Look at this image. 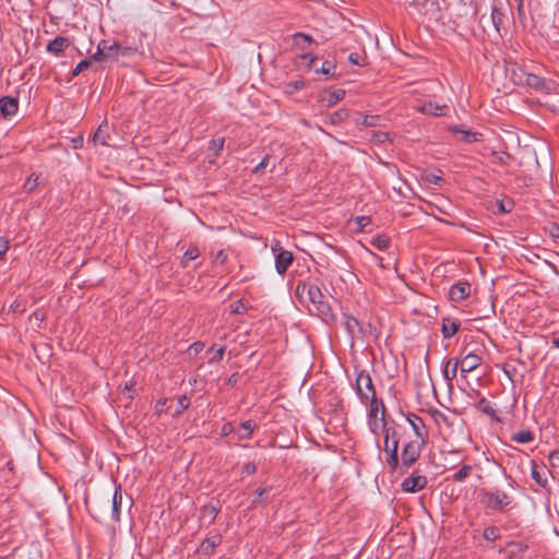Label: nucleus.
<instances>
[{"label": "nucleus", "mask_w": 559, "mask_h": 559, "mask_svg": "<svg viewBox=\"0 0 559 559\" xmlns=\"http://www.w3.org/2000/svg\"><path fill=\"white\" fill-rule=\"evenodd\" d=\"M407 420L413 427V430L416 437L419 439V442L425 443L427 431L425 430V425L421 418L416 415H412V417H407Z\"/></svg>", "instance_id": "16"}, {"label": "nucleus", "mask_w": 559, "mask_h": 559, "mask_svg": "<svg viewBox=\"0 0 559 559\" xmlns=\"http://www.w3.org/2000/svg\"><path fill=\"white\" fill-rule=\"evenodd\" d=\"M369 427L374 435H378L379 430H383L380 418H369Z\"/></svg>", "instance_id": "41"}, {"label": "nucleus", "mask_w": 559, "mask_h": 559, "mask_svg": "<svg viewBox=\"0 0 559 559\" xmlns=\"http://www.w3.org/2000/svg\"><path fill=\"white\" fill-rule=\"evenodd\" d=\"M293 253L288 250H280L278 253L275 254V269L276 272L283 275L289 265L293 263Z\"/></svg>", "instance_id": "10"}, {"label": "nucleus", "mask_w": 559, "mask_h": 559, "mask_svg": "<svg viewBox=\"0 0 559 559\" xmlns=\"http://www.w3.org/2000/svg\"><path fill=\"white\" fill-rule=\"evenodd\" d=\"M459 328H460L459 323H456L454 321H450V320H444L442 323L443 337L444 338L452 337L459 331Z\"/></svg>", "instance_id": "24"}, {"label": "nucleus", "mask_w": 559, "mask_h": 559, "mask_svg": "<svg viewBox=\"0 0 559 559\" xmlns=\"http://www.w3.org/2000/svg\"><path fill=\"white\" fill-rule=\"evenodd\" d=\"M343 318L344 325L352 337L362 334V326L356 318L348 314H344Z\"/></svg>", "instance_id": "18"}, {"label": "nucleus", "mask_w": 559, "mask_h": 559, "mask_svg": "<svg viewBox=\"0 0 559 559\" xmlns=\"http://www.w3.org/2000/svg\"><path fill=\"white\" fill-rule=\"evenodd\" d=\"M471 472H472V466L471 465H463L457 472L454 473L453 479L455 481H462L466 477L469 476Z\"/></svg>", "instance_id": "32"}, {"label": "nucleus", "mask_w": 559, "mask_h": 559, "mask_svg": "<svg viewBox=\"0 0 559 559\" xmlns=\"http://www.w3.org/2000/svg\"><path fill=\"white\" fill-rule=\"evenodd\" d=\"M428 180H429L430 182L438 183V182H439V180H441V178H440L439 176H436V175H430V176L428 177Z\"/></svg>", "instance_id": "61"}, {"label": "nucleus", "mask_w": 559, "mask_h": 559, "mask_svg": "<svg viewBox=\"0 0 559 559\" xmlns=\"http://www.w3.org/2000/svg\"><path fill=\"white\" fill-rule=\"evenodd\" d=\"M552 344L555 347L559 348V337L552 340Z\"/></svg>", "instance_id": "64"}, {"label": "nucleus", "mask_w": 559, "mask_h": 559, "mask_svg": "<svg viewBox=\"0 0 559 559\" xmlns=\"http://www.w3.org/2000/svg\"><path fill=\"white\" fill-rule=\"evenodd\" d=\"M499 537L497 527L488 526L484 531V538L487 540H496Z\"/></svg>", "instance_id": "37"}, {"label": "nucleus", "mask_w": 559, "mask_h": 559, "mask_svg": "<svg viewBox=\"0 0 559 559\" xmlns=\"http://www.w3.org/2000/svg\"><path fill=\"white\" fill-rule=\"evenodd\" d=\"M384 432V447L383 450L386 453V464L392 471H395L399 466V439L396 438V431L394 428H385Z\"/></svg>", "instance_id": "4"}, {"label": "nucleus", "mask_w": 559, "mask_h": 559, "mask_svg": "<svg viewBox=\"0 0 559 559\" xmlns=\"http://www.w3.org/2000/svg\"><path fill=\"white\" fill-rule=\"evenodd\" d=\"M34 317L36 318V320H43L44 319V316L40 314L38 311L34 312Z\"/></svg>", "instance_id": "63"}, {"label": "nucleus", "mask_w": 559, "mask_h": 559, "mask_svg": "<svg viewBox=\"0 0 559 559\" xmlns=\"http://www.w3.org/2000/svg\"><path fill=\"white\" fill-rule=\"evenodd\" d=\"M118 49H119V46L117 43H114V44L107 43L106 52H114V58L116 57Z\"/></svg>", "instance_id": "57"}, {"label": "nucleus", "mask_w": 559, "mask_h": 559, "mask_svg": "<svg viewBox=\"0 0 559 559\" xmlns=\"http://www.w3.org/2000/svg\"><path fill=\"white\" fill-rule=\"evenodd\" d=\"M345 97V91L344 90H335L332 93H330L328 98V106L333 107L338 102H341Z\"/></svg>", "instance_id": "30"}, {"label": "nucleus", "mask_w": 559, "mask_h": 559, "mask_svg": "<svg viewBox=\"0 0 559 559\" xmlns=\"http://www.w3.org/2000/svg\"><path fill=\"white\" fill-rule=\"evenodd\" d=\"M549 235L552 238H559V225L551 224L550 227H549Z\"/></svg>", "instance_id": "55"}, {"label": "nucleus", "mask_w": 559, "mask_h": 559, "mask_svg": "<svg viewBox=\"0 0 559 559\" xmlns=\"http://www.w3.org/2000/svg\"><path fill=\"white\" fill-rule=\"evenodd\" d=\"M356 221L360 228H365L370 222L369 217H367V216H359V217H357Z\"/></svg>", "instance_id": "56"}, {"label": "nucleus", "mask_w": 559, "mask_h": 559, "mask_svg": "<svg viewBox=\"0 0 559 559\" xmlns=\"http://www.w3.org/2000/svg\"><path fill=\"white\" fill-rule=\"evenodd\" d=\"M516 2V10H518V13L519 15H523L524 14V3H523V0H514Z\"/></svg>", "instance_id": "58"}, {"label": "nucleus", "mask_w": 559, "mask_h": 559, "mask_svg": "<svg viewBox=\"0 0 559 559\" xmlns=\"http://www.w3.org/2000/svg\"><path fill=\"white\" fill-rule=\"evenodd\" d=\"M380 116L377 115H367L362 118L361 124L365 127H376L379 126Z\"/></svg>", "instance_id": "34"}, {"label": "nucleus", "mask_w": 559, "mask_h": 559, "mask_svg": "<svg viewBox=\"0 0 559 559\" xmlns=\"http://www.w3.org/2000/svg\"><path fill=\"white\" fill-rule=\"evenodd\" d=\"M269 156H265L260 164L254 168L255 174H262L263 170L269 166Z\"/></svg>", "instance_id": "47"}, {"label": "nucleus", "mask_w": 559, "mask_h": 559, "mask_svg": "<svg viewBox=\"0 0 559 559\" xmlns=\"http://www.w3.org/2000/svg\"><path fill=\"white\" fill-rule=\"evenodd\" d=\"M447 108L448 107L445 105H438L432 102H426L420 106L416 107V110L425 115L439 117L444 115V110Z\"/></svg>", "instance_id": "15"}, {"label": "nucleus", "mask_w": 559, "mask_h": 559, "mask_svg": "<svg viewBox=\"0 0 559 559\" xmlns=\"http://www.w3.org/2000/svg\"><path fill=\"white\" fill-rule=\"evenodd\" d=\"M355 391L362 404H367L369 400L377 397L376 389L369 372L365 370L358 372L355 381Z\"/></svg>", "instance_id": "5"}, {"label": "nucleus", "mask_w": 559, "mask_h": 559, "mask_svg": "<svg viewBox=\"0 0 559 559\" xmlns=\"http://www.w3.org/2000/svg\"><path fill=\"white\" fill-rule=\"evenodd\" d=\"M348 114H349L348 110L345 108L338 109L330 116V120L332 123L336 124V123L345 120L348 117Z\"/></svg>", "instance_id": "33"}, {"label": "nucleus", "mask_w": 559, "mask_h": 559, "mask_svg": "<svg viewBox=\"0 0 559 559\" xmlns=\"http://www.w3.org/2000/svg\"><path fill=\"white\" fill-rule=\"evenodd\" d=\"M512 440L518 443H528L534 440V436L530 430H521L512 436Z\"/></svg>", "instance_id": "26"}, {"label": "nucleus", "mask_w": 559, "mask_h": 559, "mask_svg": "<svg viewBox=\"0 0 559 559\" xmlns=\"http://www.w3.org/2000/svg\"><path fill=\"white\" fill-rule=\"evenodd\" d=\"M549 462L552 467H559V451H552L549 454Z\"/></svg>", "instance_id": "48"}, {"label": "nucleus", "mask_w": 559, "mask_h": 559, "mask_svg": "<svg viewBox=\"0 0 559 559\" xmlns=\"http://www.w3.org/2000/svg\"><path fill=\"white\" fill-rule=\"evenodd\" d=\"M90 64H91L90 59L82 60L81 62H79V64L73 70V75L80 74L83 70L87 69L90 67Z\"/></svg>", "instance_id": "45"}, {"label": "nucleus", "mask_w": 559, "mask_h": 559, "mask_svg": "<svg viewBox=\"0 0 559 559\" xmlns=\"http://www.w3.org/2000/svg\"><path fill=\"white\" fill-rule=\"evenodd\" d=\"M242 471H243V473H247V474H253L257 471L255 464L247 463L243 465Z\"/></svg>", "instance_id": "54"}, {"label": "nucleus", "mask_w": 559, "mask_h": 559, "mask_svg": "<svg viewBox=\"0 0 559 559\" xmlns=\"http://www.w3.org/2000/svg\"><path fill=\"white\" fill-rule=\"evenodd\" d=\"M532 477H533V479H534L537 484H539V485H542V486H545L546 480H543V479H542L540 474L537 472V469H536V467H535V466H534V467H533V469H532Z\"/></svg>", "instance_id": "51"}, {"label": "nucleus", "mask_w": 559, "mask_h": 559, "mask_svg": "<svg viewBox=\"0 0 559 559\" xmlns=\"http://www.w3.org/2000/svg\"><path fill=\"white\" fill-rule=\"evenodd\" d=\"M178 406L179 407L177 409V413H181L182 411L188 408L189 401H188V397L186 395L179 396V399H178Z\"/></svg>", "instance_id": "46"}, {"label": "nucleus", "mask_w": 559, "mask_h": 559, "mask_svg": "<svg viewBox=\"0 0 559 559\" xmlns=\"http://www.w3.org/2000/svg\"><path fill=\"white\" fill-rule=\"evenodd\" d=\"M190 348L194 352V353H199L202 350L203 348V344L202 343H193Z\"/></svg>", "instance_id": "59"}, {"label": "nucleus", "mask_w": 559, "mask_h": 559, "mask_svg": "<svg viewBox=\"0 0 559 559\" xmlns=\"http://www.w3.org/2000/svg\"><path fill=\"white\" fill-rule=\"evenodd\" d=\"M334 69L335 66L329 61H325L320 69L317 70V72H320L322 74L333 76L334 75Z\"/></svg>", "instance_id": "39"}, {"label": "nucleus", "mask_w": 559, "mask_h": 559, "mask_svg": "<svg viewBox=\"0 0 559 559\" xmlns=\"http://www.w3.org/2000/svg\"><path fill=\"white\" fill-rule=\"evenodd\" d=\"M372 138H373V141H376L378 143H383L384 141L388 140V134L383 133V132H374Z\"/></svg>", "instance_id": "52"}, {"label": "nucleus", "mask_w": 559, "mask_h": 559, "mask_svg": "<svg viewBox=\"0 0 559 559\" xmlns=\"http://www.w3.org/2000/svg\"><path fill=\"white\" fill-rule=\"evenodd\" d=\"M427 485V478L423 475H412L405 478L402 483V489L405 492H417L424 489Z\"/></svg>", "instance_id": "9"}, {"label": "nucleus", "mask_w": 559, "mask_h": 559, "mask_svg": "<svg viewBox=\"0 0 559 559\" xmlns=\"http://www.w3.org/2000/svg\"><path fill=\"white\" fill-rule=\"evenodd\" d=\"M481 503L485 508L502 512L511 506L513 498L502 490L487 491L481 490Z\"/></svg>", "instance_id": "2"}, {"label": "nucleus", "mask_w": 559, "mask_h": 559, "mask_svg": "<svg viewBox=\"0 0 559 559\" xmlns=\"http://www.w3.org/2000/svg\"><path fill=\"white\" fill-rule=\"evenodd\" d=\"M9 249V241L4 239L3 237H0V259L3 257V254Z\"/></svg>", "instance_id": "50"}, {"label": "nucleus", "mask_w": 559, "mask_h": 559, "mask_svg": "<svg viewBox=\"0 0 559 559\" xmlns=\"http://www.w3.org/2000/svg\"><path fill=\"white\" fill-rule=\"evenodd\" d=\"M107 41H102L97 46V51L91 57L93 60H104L114 58V52H106Z\"/></svg>", "instance_id": "25"}, {"label": "nucleus", "mask_w": 559, "mask_h": 559, "mask_svg": "<svg viewBox=\"0 0 559 559\" xmlns=\"http://www.w3.org/2000/svg\"><path fill=\"white\" fill-rule=\"evenodd\" d=\"M460 360L457 358L449 359L443 368V376L447 380H453L456 377Z\"/></svg>", "instance_id": "20"}, {"label": "nucleus", "mask_w": 559, "mask_h": 559, "mask_svg": "<svg viewBox=\"0 0 559 559\" xmlns=\"http://www.w3.org/2000/svg\"><path fill=\"white\" fill-rule=\"evenodd\" d=\"M477 408L490 417H496V411L485 397L479 400Z\"/></svg>", "instance_id": "29"}, {"label": "nucleus", "mask_w": 559, "mask_h": 559, "mask_svg": "<svg viewBox=\"0 0 559 559\" xmlns=\"http://www.w3.org/2000/svg\"><path fill=\"white\" fill-rule=\"evenodd\" d=\"M257 425L254 421L252 420H246L241 424V431H239L237 435H238V439L239 440H248L251 438V435L253 433L254 429H255Z\"/></svg>", "instance_id": "22"}, {"label": "nucleus", "mask_w": 559, "mask_h": 559, "mask_svg": "<svg viewBox=\"0 0 559 559\" xmlns=\"http://www.w3.org/2000/svg\"><path fill=\"white\" fill-rule=\"evenodd\" d=\"M370 243L379 250H384L390 245V238L383 235L371 238Z\"/></svg>", "instance_id": "27"}, {"label": "nucleus", "mask_w": 559, "mask_h": 559, "mask_svg": "<svg viewBox=\"0 0 559 559\" xmlns=\"http://www.w3.org/2000/svg\"><path fill=\"white\" fill-rule=\"evenodd\" d=\"M230 311L235 314H242L247 311V307L243 305L242 300H237L230 305Z\"/></svg>", "instance_id": "38"}, {"label": "nucleus", "mask_w": 559, "mask_h": 559, "mask_svg": "<svg viewBox=\"0 0 559 559\" xmlns=\"http://www.w3.org/2000/svg\"><path fill=\"white\" fill-rule=\"evenodd\" d=\"M295 294L302 304L309 302L311 305V307L309 306V310L317 311L325 321L333 318L331 307L318 286L298 282Z\"/></svg>", "instance_id": "1"}, {"label": "nucleus", "mask_w": 559, "mask_h": 559, "mask_svg": "<svg viewBox=\"0 0 559 559\" xmlns=\"http://www.w3.org/2000/svg\"><path fill=\"white\" fill-rule=\"evenodd\" d=\"M480 362H481V358L478 355H476L474 353H468L464 356L462 361H460L461 372L462 373L471 372L474 369H476L480 365Z\"/></svg>", "instance_id": "14"}, {"label": "nucleus", "mask_w": 559, "mask_h": 559, "mask_svg": "<svg viewBox=\"0 0 559 559\" xmlns=\"http://www.w3.org/2000/svg\"><path fill=\"white\" fill-rule=\"evenodd\" d=\"M301 58L304 60L308 61V63H307L308 67H311V63L314 61V57H312L311 55H308V53L302 55Z\"/></svg>", "instance_id": "60"}, {"label": "nucleus", "mask_w": 559, "mask_h": 559, "mask_svg": "<svg viewBox=\"0 0 559 559\" xmlns=\"http://www.w3.org/2000/svg\"><path fill=\"white\" fill-rule=\"evenodd\" d=\"M38 186V176L32 175L25 182L24 189L32 192Z\"/></svg>", "instance_id": "40"}, {"label": "nucleus", "mask_w": 559, "mask_h": 559, "mask_svg": "<svg viewBox=\"0 0 559 559\" xmlns=\"http://www.w3.org/2000/svg\"><path fill=\"white\" fill-rule=\"evenodd\" d=\"M471 293V285L466 282L457 283L451 286L449 296L453 301L465 299Z\"/></svg>", "instance_id": "12"}, {"label": "nucleus", "mask_w": 559, "mask_h": 559, "mask_svg": "<svg viewBox=\"0 0 559 559\" xmlns=\"http://www.w3.org/2000/svg\"><path fill=\"white\" fill-rule=\"evenodd\" d=\"M200 252L197 247H190L183 257L182 263L186 265L188 261L194 260L199 257Z\"/></svg>", "instance_id": "36"}, {"label": "nucleus", "mask_w": 559, "mask_h": 559, "mask_svg": "<svg viewBox=\"0 0 559 559\" xmlns=\"http://www.w3.org/2000/svg\"><path fill=\"white\" fill-rule=\"evenodd\" d=\"M108 133L104 130V124H100L96 132L94 133L93 141L94 143H99L102 145L107 144Z\"/></svg>", "instance_id": "31"}, {"label": "nucleus", "mask_w": 559, "mask_h": 559, "mask_svg": "<svg viewBox=\"0 0 559 559\" xmlns=\"http://www.w3.org/2000/svg\"><path fill=\"white\" fill-rule=\"evenodd\" d=\"M267 493H269L267 488H259L257 490L258 498L252 501V506H257L258 502L264 501L266 499Z\"/></svg>", "instance_id": "43"}, {"label": "nucleus", "mask_w": 559, "mask_h": 559, "mask_svg": "<svg viewBox=\"0 0 559 559\" xmlns=\"http://www.w3.org/2000/svg\"><path fill=\"white\" fill-rule=\"evenodd\" d=\"M218 514V509L214 506H205L201 510L202 519H209L210 523L214 522Z\"/></svg>", "instance_id": "28"}, {"label": "nucleus", "mask_w": 559, "mask_h": 559, "mask_svg": "<svg viewBox=\"0 0 559 559\" xmlns=\"http://www.w3.org/2000/svg\"><path fill=\"white\" fill-rule=\"evenodd\" d=\"M216 259H217V260H221L222 262H224V261H225V259H226V254L224 253V251H219V252L217 253Z\"/></svg>", "instance_id": "62"}, {"label": "nucleus", "mask_w": 559, "mask_h": 559, "mask_svg": "<svg viewBox=\"0 0 559 559\" xmlns=\"http://www.w3.org/2000/svg\"><path fill=\"white\" fill-rule=\"evenodd\" d=\"M452 130L456 133H460L462 135L461 140L466 143H473V142L480 141V139L483 136L481 133L463 130L459 127H455Z\"/></svg>", "instance_id": "21"}, {"label": "nucleus", "mask_w": 559, "mask_h": 559, "mask_svg": "<svg viewBox=\"0 0 559 559\" xmlns=\"http://www.w3.org/2000/svg\"><path fill=\"white\" fill-rule=\"evenodd\" d=\"M68 47V39L61 36L56 37L47 45V50L53 55H59Z\"/></svg>", "instance_id": "19"}, {"label": "nucleus", "mask_w": 559, "mask_h": 559, "mask_svg": "<svg viewBox=\"0 0 559 559\" xmlns=\"http://www.w3.org/2000/svg\"><path fill=\"white\" fill-rule=\"evenodd\" d=\"M19 102L16 98L4 96L0 98V111L4 118L12 117L16 114Z\"/></svg>", "instance_id": "13"}, {"label": "nucleus", "mask_w": 559, "mask_h": 559, "mask_svg": "<svg viewBox=\"0 0 559 559\" xmlns=\"http://www.w3.org/2000/svg\"><path fill=\"white\" fill-rule=\"evenodd\" d=\"M293 39L294 45L301 50H306L308 46L312 43V38L304 33L295 34Z\"/></svg>", "instance_id": "23"}, {"label": "nucleus", "mask_w": 559, "mask_h": 559, "mask_svg": "<svg viewBox=\"0 0 559 559\" xmlns=\"http://www.w3.org/2000/svg\"><path fill=\"white\" fill-rule=\"evenodd\" d=\"M223 146H224V139L223 138H217V139H213L211 142H210V146L209 148L215 154L217 155L222 150H223Z\"/></svg>", "instance_id": "35"}, {"label": "nucleus", "mask_w": 559, "mask_h": 559, "mask_svg": "<svg viewBox=\"0 0 559 559\" xmlns=\"http://www.w3.org/2000/svg\"><path fill=\"white\" fill-rule=\"evenodd\" d=\"M122 504H123V496L121 492V488L118 487L115 489V491L110 498H107L105 501H103L98 506V509H97L98 514L96 516H98L100 519L109 513L110 518L114 521L118 522V521H120V508L122 507Z\"/></svg>", "instance_id": "3"}, {"label": "nucleus", "mask_w": 559, "mask_h": 559, "mask_svg": "<svg viewBox=\"0 0 559 559\" xmlns=\"http://www.w3.org/2000/svg\"><path fill=\"white\" fill-rule=\"evenodd\" d=\"M305 86V82L302 80H299V81H293V82H289L287 85H286V88H287V92L288 93H293V91H297V90H300Z\"/></svg>", "instance_id": "42"}, {"label": "nucleus", "mask_w": 559, "mask_h": 559, "mask_svg": "<svg viewBox=\"0 0 559 559\" xmlns=\"http://www.w3.org/2000/svg\"><path fill=\"white\" fill-rule=\"evenodd\" d=\"M369 418H378V413L381 411V426L383 429L389 428L385 421V406L383 402L377 397L369 400Z\"/></svg>", "instance_id": "11"}, {"label": "nucleus", "mask_w": 559, "mask_h": 559, "mask_svg": "<svg viewBox=\"0 0 559 559\" xmlns=\"http://www.w3.org/2000/svg\"><path fill=\"white\" fill-rule=\"evenodd\" d=\"M348 60L353 64H357V66L364 64L361 57L356 52L350 53L348 57Z\"/></svg>", "instance_id": "49"}, {"label": "nucleus", "mask_w": 559, "mask_h": 559, "mask_svg": "<svg viewBox=\"0 0 559 559\" xmlns=\"http://www.w3.org/2000/svg\"><path fill=\"white\" fill-rule=\"evenodd\" d=\"M221 543L222 537L219 535H213L211 537H207L200 545V552L205 556H210Z\"/></svg>", "instance_id": "17"}, {"label": "nucleus", "mask_w": 559, "mask_h": 559, "mask_svg": "<svg viewBox=\"0 0 559 559\" xmlns=\"http://www.w3.org/2000/svg\"><path fill=\"white\" fill-rule=\"evenodd\" d=\"M234 428L230 423H226L223 425L221 433L222 436H228L233 432Z\"/></svg>", "instance_id": "53"}, {"label": "nucleus", "mask_w": 559, "mask_h": 559, "mask_svg": "<svg viewBox=\"0 0 559 559\" xmlns=\"http://www.w3.org/2000/svg\"><path fill=\"white\" fill-rule=\"evenodd\" d=\"M513 80L516 84L533 87L538 91H542L546 87V82L543 78L533 73L525 72L523 69L513 71Z\"/></svg>", "instance_id": "6"}, {"label": "nucleus", "mask_w": 559, "mask_h": 559, "mask_svg": "<svg viewBox=\"0 0 559 559\" xmlns=\"http://www.w3.org/2000/svg\"><path fill=\"white\" fill-rule=\"evenodd\" d=\"M424 443L416 441L407 442L401 454V466L405 468H409L419 457L421 452V445Z\"/></svg>", "instance_id": "7"}, {"label": "nucleus", "mask_w": 559, "mask_h": 559, "mask_svg": "<svg viewBox=\"0 0 559 559\" xmlns=\"http://www.w3.org/2000/svg\"><path fill=\"white\" fill-rule=\"evenodd\" d=\"M506 20V13L503 11V5L499 1H495L491 7V14L488 21L491 22L493 29L497 34H501V28L503 27V23Z\"/></svg>", "instance_id": "8"}, {"label": "nucleus", "mask_w": 559, "mask_h": 559, "mask_svg": "<svg viewBox=\"0 0 559 559\" xmlns=\"http://www.w3.org/2000/svg\"><path fill=\"white\" fill-rule=\"evenodd\" d=\"M211 352H213V356L210 358V361H219L225 353V347H219L217 349L211 348Z\"/></svg>", "instance_id": "44"}]
</instances>
